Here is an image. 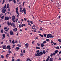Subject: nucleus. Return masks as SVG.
I'll return each instance as SVG.
<instances>
[{
	"instance_id": "f257e3e1",
	"label": "nucleus",
	"mask_w": 61,
	"mask_h": 61,
	"mask_svg": "<svg viewBox=\"0 0 61 61\" xmlns=\"http://www.w3.org/2000/svg\"><path fill=\"white\" fill-rule=\"evenodd\" d=\"M43 54V53L42 51H40V53H37V54L36 53L35 55L37 56H41Z\"/></svg>"
},
{
	"instance_id": "f03ea898",
	"label": "nucleus",
	"mask_w": 61,
	"mask_h": 61,
	"mask_svg": "<svg viewBox=\"0 0 61 61\" xmlns=\"http://www.w3.org/2000/svg\"><path fill=\"white\" fill-rule=\"evenodd\" d=\"M54 36L52 35V34H48L47 35V38H51L52 37H54Z\"/></svg>"
},
{
	"instance_id": "7ed1b4c3",
	"label": "nucleus",
	"mask_w": 61,
	"mask_h": 61,
	"mask_svg": "<svg viewBox=\"0 0 61 61\" xmlns=\"http://www.w3.org/2000/svg\"><path fill=\"white\" fill-rule=\"evenodd\" d=\"M22 13H23L24 12V14H25L26 13V10H25V8H24L23 9L22 11Z\"/></svg>"
},
{
	"instance_id": "20e7f679",
	"label": "nucleus",
	"mask_w": 61,
	"mask_h": 61,
	"mask_svg": "<svg viewBox=\"0 0 61 61\" xmlns=\"http://www.w3.org/2000/svg\"><path fill=\"white\" fill-rule=\"evenodd\" d=\"M18 7H17L16 8V13L18 15H19V14L18 13Z\"/></svg>"
},
{
	"instance_id": "39448f33",
	"label": "nucleus",
	"mask_w": 61,
	"mask_h": 61,
	"mask_svg": "<svg viewBox=\"0 0 61 61\" xmlns=\"http://www.w3.org/2000/svg\"><path fill=\"white\" fill-rule=\"evenodd\" d=\"M7 24L8 25H11V26H12V24L11 22H9L8 21H7Z\"/></svg>"
},
{
	"instance_id": "423d86ee",
	"label": "nucleus",
	"mask_w": 61,
	"mask_h": 61,
	"mask_svg": "<svg viewBox=\"0 0 61 61\" xmlns=\"http://www.w3.org/2000/svg\"><path fill=\"white\" fill-rule=\"evenodd\" d=\"M10 35H12V36L14 35V32L13 31L11 30L10 31Z\"/></svg>"
},
{
	"instance_id": "0eeeda50",
	"label": "nucleus",
	"mask_w": 61,
	"mask_h": 61,
	"mask_svg": "<svg viewBox=\"0 0 61 61\" xmlns=\"http://www.w3.org/2000/svg\"><path fill=\"white\" fill-rule=\"evenodd\" d=\"M12 18L13 22H15V21L14 20L15 19V16L14 15L12 16Z\"/></svg>"
},
{
	"instance_id": "6e6552de",
	"label": "nucleus",
	"mask_w": 61,
	"mask_h": 61,
	"mask_svg": "<svg viewBox=\"0 0 61 61\" xmlns=\"http://www.w3.org/2000/svg\"><path fill=\"white\" fill-rule=\"evenodd\" d=\"M5 20H8L9 19V17L8 16H5Z\"/></svg>"
},
{
	"instance_id": "1a4fd4ad",
	"label": "nucleus",
	"mask_w": 61,
	"mask_h": 61,
	"mask_svg": "<svg viewBox=\"0 0 61 61\" xmlns=\"http://www.w3.org/2000/svg\"><path fill=\"white\" fill-rule=\"evenodd\" d=\"M6 12V9H3L2 10V13H5Z\"/></svg>"
},
{
	"instance_id": "9d476101",
	"label": "nucleus",
	"mask_w": 61,
	"mask_h": 61,
	"mask_svg": "<svg viewBox=\"0 0 61 61\" xmlns=\"http://www.w3.org/2000/svg\"><path fill=\"white\" fill-rule=\"evenodd\" d=\"M10 46H7V49H9V50L11 49V48H10Z\"/></svg>"
},
{
	"instance_id": "9b49d317",
	"label": "nucleus",
	"mask_w": 61,
	"mask_h": 61,
	"mask_svg": "<svg viewBox=\"0 0 61 61\" xmlns=\"http://www.w3.org/2000/svg\"><path fill=\"white\" fill-rule=\"evenodd\" d=\"M25 46H26V48H27L28 47V46H29V45L28 43H27L26 44H25Z\"/></svg>"
},
{
	"instance_id": "f8f14e48",
	"label": "nucleus",
	"mask_w": 61,
	"mask_h": 61,
	"mask_svg": "<svg viewBox=\"0 0 61 61\" xmlns=\"http://www.w3.org/2000/svg\"><path fill=\"white\" fill-rule=\"evenodd\" d=\"M41 47H43L45 46V45L43 43H42L41 44Z\"/></svg>"
},
{
	"instance_id": "ddd939ff",
	"label": "nucleus",
	"mask_w": 61,
	"mask_h": 61,
	"mask_svg": "<svg viewBox=\"0 0 61 61\" xmlns=\"http://www.w3.org/2000/svg\"><path fill=\"white\" fill-rule=\"evenodd\" d=\"M3 48L4 49H5L6 48V45H4L3 46Z\"/></svg>"
},
{
	"instance_id": "4468645a",
	"label": "nucleus",
	"mask_w": 61,
	"mask_h": 61,
	"mask_svg": "<svg viewBox=\"0 0 61 61\" xmlns=\"http://www.w3.org/2000/svg\"><path fill=\"white\" fill-rule=\"evenodd\" d=\"M53 58H51L50 59V61H53Z\"/></svg>"
},
{
	"instance_id": "2eb2a0df",
	"label": "nucleus",
	"mask_w": 61,
	"mask_h": 61,
	"mask_svg": "<svg viewBox=\"0 0 61 61\" xmlns=\"http://www.w3.org/2000/svg\"><path fill=\"white\" fill-rule=\"evenodd\" d=\"M49 58H50V56H49L48 57V58L46 60V61H48V60H49Z\"/></svg>"
},
{
	"instance_id": "dca6fc26",
	"label": "nucleus",
	"mask_w": 61,
	"mask_h": 61,
	"mask_svg": "<svg viewBox=\"0 0 61 61\" xmlns=\"http://www.w3.org/2000/svg\"><path fill=\"white\" fill-rule=\"evenodd\" d=\"M6 4H5V5L3 7V9H5L6 8Z\"/></svg>"
},
{
	"instance_id": "f3484780",
	"label": "nucleus",
	"mask_w": 61,
	"mask_h": 61,
	"mask_svg": "<svg viewBox=\"0 0 61 61\" xmlns=\"http://www.w3.org/2000/svg\"><path fill=\"white\" fill-rule=\"evenodd\" d=\"M42 52L44 54H45L46 53V52L45 50H43Z\"/></svg>"
},
{
	"instance_id": "a211bd4d",
	"label": "nucleus",
	"mask_w": 61,
	"mask_h": 61,
	"mask_svg": "<svg viewBox=\"0 0 61 61\" xmlns=\"http://www.w3.org/2000/svg\"><path fill=\"white\" fill-rule=\"evenodd\" d=\"M10 55V54H8L6 56V57L7 58H8V56H9Z\"/></svg>"
},
{
	"instance_id": "6ab92c4d",
	"label": "nucleus",
	"mask_w": 61,
	"mask_h": 61,
	"mask_svg": "<svg viewBox=\"0 0 61 61\" xmlns=\"http://www.w3.org/2000/svg\"><path fill=\"white\" fill-rule=\"evenodd\" d=\"M7 8H9V4H8L7 5Z\"/></svg>"
},
{
	"instance_id": "aec40b11",
	"label": "nucleus",
	"mask_w": 61,
	"mask_h": 61,
	"mask_svg": "<svg viewBox=\"0 0 61 61\" xmlns=\"http://www.w3.org/2000/svg\"><path fill=\"white\" fill-rule=\"evenodd\" d=\"M39 35L41 37H43V35H41L40 34H39Z\"/></svg>"
},
{
	"instance_id": "412c9836",
	"label": "nucleus",
	"mask_w": 61,
	"mask_h": 61,
	"mask_svg": "<svg viewBox=\"0 0 61 61\" xmlns=\"http://www.w3.org/2000/svg\"><path fill=\"white\" fill-rule=\"evenodd\" d=\"M2 36L5 38V35L4 34L2 35Z\"/></svg>"
},
{
	"instance_id": "4be33fe9",
	"label": "nucleus",
	"mask_w": 61,
	"mask_h": 61,
	"mask_svg": "<svg viewBox=\"0 0 61 61\" xmlns=\"http://www.w3.org/2000/svg\"><path fill=\"white\" fill-rule=\"evenodd\" d=\"M17 46H19V47H21V45H19V44H18L17 45Z\"/></svg>"
},
{
	"instance_id": "5701e85b",
	"label": "nucleus",
	"mask_w": 61,
	"mask_h": 61,
	"mask_svg": "<svg viewBox=\"0 0 61 61\" xmlns=\"http://www.w3.org/2000/svg\"><path fill=\"white\" fill-rule=\"evenodd\" d=\"M36 49H40V48L39 47H38L37 46H36Z\"/></svg>"
},
{
	"instance_id": "b1692460",
	"label": "nucleus",
	"mask_w": 61,
	"mask_h": 61,
	"mask_svg": "<svg viewBox=\"0 0 61 61\" xmlns=\"http://www.w3.org/2000/svg\"><path fill=\"white\" fill-rule=\"evenodd\" d=\"M53 56H55L56 54V53L55 52H54V53H53Z\"/></svg>"
},
{
	"instance_id": "393cba45",
	"label": "nucleus",
	"mask_w": 61,
	"mask_h": 61,
	"mask_svg": "<svg viewBox=\"0 0 61 61\" xmlns=\"http://www.w3.org/2000/svg\"><path fill=\"white\" fill-rule=\"evenodd\" d=\"M22 8H20V10L21 12H22Z\"/></svg>"
},
{
	"instance_id": "a878e982",
	"label": "nucleus",
	"mask_w": 61,
	"mask_h": 61,
	"mask_svg": "<svg viewBox=\"0 0 61 61\" xmlns=\"http://www.w3.org/2000/svg\"><path fill=\"white\" fill-rule=\"evenodd\" d=\"M22 27H23L24 26H25V24H22Z\"/></svg>"
},
{
	"instance_id": "bb28decb",
	"label": "nucleus",
	"mask_w": 61,
	"mask_h": 61,
	"mask_svg": "<svg viewBox=\"0 0 61 61\" xmlns=\"http://www.w3.org/2000/svg\"><path fill=\"white\" fill-rule=\"evenodd\" d=\"M54 52H55V53H58V50H56Z\"/></svg>"
},
{
	"instance_id": "cd10ccee",
	"label": "nucleus",
	"mask_w": 61,
	"mask_h": 61,
	"mask_svg": "<svg viewBox=\"0 0 61 61\" xmlns=\"http://www.w3.org/2000/svg\"><path fill=\"white\" fill-rule=\"evenodd\" d=\"M43 36L44 37H46V34H44Z\"/></svg>"
},
{
	"instance_id": "c85d7f7f",
	"label": "nucleus",
	"mask_w": 61,
	"mask_h": 61,
	"mask_svg": "<svg viewBox=\"0 0 61 61\" xmlns=\"http://www.w3.org/2000/svg\"><path fill=\"white\" fill-rule=\"evenodd\" d=\"M4 15H3L1 17V18L2 19H4Z\"/></svg>"
},
{
	"instance_id": "c756f323",
	"label": "nucleus",
	"mask_w": 61,
	"mask_h": 61,
	"mask_svg": "<svg viewBox=\"0 0 61 61\" xmlns=\"http://www.w3.org/2000/svg\"><path fill=\"white\" fill-rule=\"evenodd\" d=\"M19 47H16L15 48V49L16 50H19Z\"/></svg>"
},
{
	"instance_id": "7c9ffc66",
	"label": "nucleus",
	"mask_w": 61,
	"mask_h": 61,
	"mask_svg": "<svg viewBox=\"0 0 61 61\" xmlns=\"http://www.w3.org/2000/svg\"><path fill=\"white\" fill-rule=\"evenodd\" d=\"M12 25L13 27H15V25L14 24V23H12Z\"/></svg>"
},
{
	"instance_id": "2f4dec72",
	"label": "nucleus",
	"mask_w": 61,
	"mask_h": 61,
	"mask_svg": "<svg viewBox=\"0 0 61 61\" xmlns=\"http://www.w3.org/2000/svg\"><path fill=\"white\" fill-rule=\"evenodd\" d=\"M56 49H59V46L56 47Z\"/></svg>"
},
{
	"instance_id": "473e14b6",
	"label": "nucleus",
	"mask_w": 61,
	"mask_h": 61,
	"mask_svg": "<svg viewBox=\"0 0 61 61\" xmlns=\"http://www.w3.org/2000/svg\"><path fill=\"white\" fill-rule=\"evenodd\" d=\"M9 28H8L7 29L5 30V31H6V32H8V30H9Z\"/></svg>"
},
{
	"instance_id": "72a5a7b5",
	"label": "nucleus",
	"mask_w": 61,
	"mask_h": 61,
	"mask_svg": "<svg viewBox=\"0 0 61 61\" xmlns=\"http://www.w3.org/2000/svg\"><path fill=\"white\" fill-rule=\"evenodd\" d=\"M58 40L59 42H61V39H58Z\"/></svg>"
},
{
	"instance_id": "f704fd0d",
	"label": "nucleus",
	"mask_w": 61,
	"mask_h": 61,
	"mask_svg": "<svg viewBox=\"0 0 61 61\" xmlns=\"http://www.w3.org/2000/svg\"><path fill=\"white\" fill-rule=\"evenodd\" d=\"M13 1L14 4H15L16 3V1H15V0H13Z\"/></svg>"
},
{
	"instance_id": "c9c22d12",
	"label": "nucleus",
	"mask_w": 61,
	"mask_h": 61,
	"mask_svg": "<svg viewBox=\"0 0 61 61\" xmlns=\"http://www.w3.org/2000/svg\"><path fill=\"white\" fill-rule=\"evenodd\" d=\"M1 32L2 33H3L4 32V30H1Z\"/></svg>"
},
{
	"instance_id": "e433bc0d",
	"label": "nucleus",
	"mask_w": 61,
	"mask_h": 61,
	"mask_svg": "<svg viewBox=\"0 0 61 61\" xmlns=\"http://www.w3.org/2000/svg\"><path fill=\"white\" fill-rule=\"evenodd\" d=\"M53 56V54L52 53H51V55L50 56L51 57H52Z\"/></svg>"
},
{
	"instance_id": "4c0bfd02",
	"label": "nucleus",
	"mask_w": 61,
	"mask_h": 61,
	"mask_svg": "<svg viewBox=\"0 0 61 61\" xmlns=\"http://www.w3.org/2000/svg\"><path fill=\"white\" fill-rule=\"evenodd\" d=\"M39 52H40V51H39V50H38L37 51H36V53H40Z\"/></svg>"
},
{
	"instance_id": "58836bf2",
	"label": "nucleus",
	"mask_w": 61,
	"mask_h": 61,
	"mask_svg": "<svg viewBox=\"0 0 61 61\" xmlns=\"http://www.w3.org/2000/svg\"><path fill=\"white\" fill-rule=\"evenodd\" d=\"M12 43L13 44H15V41L14 40H13L12 41Z\"/></svg>"
},
{
	"instance_id": "ea45409f",
	"label": "nucleus",
	"mask_w": 61,
	"mask_h": 61,
	"mask_svg": "<svg viewBox=\"0 0 61 61\" xmlns=\"http://www.w3.org/2000/svg\"><path fill=\"white\" fill-rule=\"evenodd\" d=\"M38 39V37H36L35 38V39L36 40V39Z\"/></svg>"
},
{
	"instance_id": "a19ab883",
	"label": "nucleus",
	"mask_w": 61,
	"mask_h": 61,
	"mask_svg": "<svg viewBox=\"0 0 61 61\" xmlns=\"http://www.w3.org/2000/svg\"><path fill=\"white\" fill-rule=\"evenodd\" d=\"M2 2V4H4V3H5V0H3Z\"/></svg>"
},
{
	"instance_id": "79ce46f5",
	"label": "nucleus",
	"mask_w": 61,
	"mask_h": 61,
	"mask_svg": "<svg viewBox=\"0 0 61 61\" xmlns=\"http://www.w3.org/2000/svg\"><path fill=\"white\" fill-rule=\"evenodd\" d=\"M46 41H47V42H48L49 41V39H46Z\"/></svg>"
},
{
	"instance_id": "37998d69",
	"label": "nucleus",
	"mask_w": 61,
	"mask_h": 61,
	"mask_svg": "<svg viewBox=\"0 0 61 61\" xmlns=\"http://www.w3.org/2000/svg\"><path fill=\"white\" fill-rule=\"evenodd\" d=\"M1 57L2 58H4V56L3 55H1Z\"/></svg>"
},
{
	"instance_id": "c03bdc74",
	"label": "nucleus",
	"mask_w": 61,
	"mask_h": 61,
	"mask_svg": "<svg viewBox=\"0 0 61 61\" xmlns=\"http://www.w3.org/2000/svg\"><path fill=\"white\" fill-rule=\"evenodd\" d=\"M36 26V25H33V26H32V27H35Z\"/></svg>"
},
{
	"instance_id": "a18cd8bd",
	"label": "nucleus",
	"mask_w": 61,
	"mask_h": 61,
	"mask_svg": "<svg viewBox=\"0 0 61 61\" xmlns=\"http://www.w3.org/2000/svg\"><path fill=\"white\" fill-rule=\"evenodd\" d=\"M46 43V41H44L43 42V44H45Z\"/></svg>"
},
{
	"instance_id": "49530a36",
	"label": "nucleus",
	"mask_w": 61,
	"mask_h": 61,
	"mask_svg": "<svg viewBox=\"0 0 61 61\" xmlns=\"http://www.w3.org/2000/svg\"><path fill=\"white\" fill-rule=\"evenodd\" d=\"M30 22L31 24H33V21H30Z\"/></svg>"
},
{
	"instance_id": "de8ad7c7",
	"label": "nucleus",
	"mask_w": 61,
	"mask_h": 61,
	"mask_svg": "<svg viewBox=\"0 0 61 61\" xmlns=\"http://www.w3.org/2000/svg\"><path fill=\"white\" fill-rule=\"evenodd\" d=\"M51 44H52V43H53V41H51Z\"/></svg>"
},
{
	"instance_id": "09e8293b",
	"label": "nucleus",
	"mask_w": 61,
	"mask_h": 61,
	"mask_svg": "<svg viewBox=\"0 0 61 61\" xmlns=\"http://www.w3.org/2000/svg\"><path fill=\"white\" fill-rule=\"evenodd\" d=\"M23 55L24 54L23 53L21 54L20 55V56H23Z\"/></svg>"
},
{
	"instance_id": "8fccbe9b",
	"label": "nucleus",
	"mask_w": 61,
	"mask_h": 61,
	"mask_svg": "<svg viewBox=\"0 0 61 61\" xmlns=\"http://www.w3.org/2000/svg\"><path fill=\"white\" fill-rule=\"evenodd\" d=\"M4 38H5L4 37H2V40H4Z\"/></svg>"
},
{
	"instance_id": "3c124183",
	"label": "nucleus",
	"mask_w": 61,
	"mask_h": 61,
	"mask_svg": "<svg viewBox=\"0 0 61 61\" xmlns=\"http://www.w3.org/2000/svg\"><path fill=\"white\" fill-rule=\"evenodd\" d=\"M9 53H12V51H9Z\"/></svg>"
},
{
	"instance_id": "603ef678",
	"label": "nucleus",
	"mask_w": 61,
	"mask_h": 61,
	"mask_svg": "<svg viewBox=\"0 0 61 61\" xmlns=\"http://www.w3.org/2000/svg\"><path fill=\"white\" fill-rule=\"evenodd\" d=\"M53 44H54V45H56V43L53 42Z\"/></svg>"
},
{
	"instance_id": "864d4df0",
	"label": "nucleus",
	"mask_w": 61,
	"mask_h": 61,
	"mask_svg": "<svg viewBox=\"0 0 61 61\" xmlns=\"http://www.w3.org/2000/svg\"><path fill=\"white\" fill-rule=\"evenodd\" d=\"M21 27H22V25H21L19 27V28H21Z\"/></svg>"
},
{
	"instance_id": "5fc2aeb1",
	"label": "nucleus",
	"mask_w": 61,
	"mask_h": 61,
	"mask_svg": "<svg viewBox=\"0 0 61 61\" xmlns=\"http://www.w3.org/2000/svg\"><path fill=\"white\" fill-rule=\"evenodd\" d=\"M37 45L38 46H40V44L38 43H37Z\"/></svg>"
},
{
	"instance_id": "6e6d98bb",
	"label": "nucleus",
	"mask_w": 61,
	"mask_h": 61,
	"mask_svg": "<svg viewBox=\"0 0 61 61\" xmlns=\"http://www.w3.org/2000/svg\"><path fill=\"white\" fill-rule=\"evenodd\" d=\"M30 60V59H29V58H28L27 60H26V61H28Z\"/></svg>"
},
{
	"instance_id": "4d7b16f0",
	"label": "nucleus",
	"mask_w": 61,
	"mask_h": 61,
	"mask_svg": "<svg viewBox=\"0 0 61 61\" xmlns=\"http://www.w3.org/2000/svg\"><path fill=\"white\" fill-rule=\"evenodd\" d=\"M39 21L40 23H42V21H41L40 20H39Z\"/></svg>"
},
{
	"instance_id": "13d9d810",
	"label": "nucleus",
	"mask_w": 61,
	"mask_h": 61,
	"mask_svg": "<svg viewBox=\"0 0 61 61\" xmlns=\"http://www.w3.org/2000/svg\"><path fill=\"white\" fill-rule=\"evenodd\" d=\"M13 31H14L15 32V29H13Z\"/></svg>"
},
{
	"instance_id": "bf43d9fd",
	"label": "nucleus",
	"mask_w": 61,
	"mask_h": 61,
	"mask_svg": "<svg viewBox=\"0 0 61 61\" xmlns=\"http://www.w3.org/2000/svg\"><path fill=\"white\" fill-rule=\"evenodd\" d=\"M15 43H17V41H15Z\"/></svg>"
},
{
	"instance_id": "052dcab7",
	"label": "nucleus",
	"mask_w": 61,
	"mask_h": 61,
	"mask_svg": "<svg viewBox=\"0 0 61 61\" xmlns=\"http://www.w3.org/2000/svg\"><path fill=\"white\" fill-rule=\"evenodd\" d=\"M28 25H30V26H31V24L30 23H28Z\"/></svg>"
},
{
	"instance_id": "680f3d73",
	"label": "nucleus",
	"mask_w": 61,
	"mask_h": 61,
	"mask_svg": "<svg viewBox=\"0 0 61 61\" xmlns=\"http://www.w3.org/2000/svg\"><path fill=\"white\" fill-rule=\"evenodd\" d=\"M7 28L6 27H5L4 28V29L5 30Z\"/></svg>"
},
{
	"instance_id": "e2e57ef3",
	"label": "nucleus",
	"mask_w": 61,
	"mask_h": 61,
	"mask_svg": "<svg viewBox=\"0 0 61 61\" xmlns=\"http://www.w3.org/2000/svg\"><path fill=\"white\" fill-rule=\"evenodd\" d=\"M32 29H34L35 30H36V29H35V28H34L33 27H32Z\"/></svg>"
},
{
	"instance_id": "0e129e2a",
	"label": "nucleus",
	"mask_w": 61,
	"mask_h": 61,
	"mask_svg": "<svg viewBox=\"0 0 61 61\" xmlns=\"http://www.w3.org/2000/svg\"><path fill=\"white\" fill-rule=\"evenodd\" d=\"M18 20V19H16V22H17Z\"/></svg>"
},
{
	"instance_id": "69168bd1",
	"label": "nucleus",
	"mask_w": 61,
	"mask_h": 61,
	"mask_svg": "<svg viewBox=\"0 0 61 61\" xmlns=\"http://www.w3.org/2000/svg\"><path fill=\"white\" fill-rule=\"evenodd\" d=\"M17 61H20V59H17Z\"/></svg>"
},
{
	"instance_id": "338daca9",
	"label": "nucleus",
	"mask_w": 61,
	"mask_h": 61,
	"mask_svg": "<svg viewBox=\"0 0 61 61\" xmlns=\"http://www.w3.org/2000/svg\"><path fill=\"white\" fill-rule=\"evenodd\" d=\"M15 29L17 31V29L16 28H15Z\"/></svg>"
},
{
	"instance_id": "774afa93",
	"label": "nucleus",
	"mask_w": 61,
	"mask_h": 61,
	"mask_svg": "<svg viewBox=\"0 0 61 61\" xmlns=\"http://www.w3.org/2000/svg\"><path fill=\"white\" fill-rule=\"evenodd\" d=\"M59 54H60L61 53V51H60L59 53Z\"/></svg>"
}]
</instances>
